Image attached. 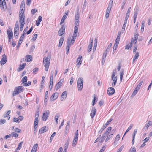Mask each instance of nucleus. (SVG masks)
Wrapping results in <instances>:
<instances>
[{"instance_id": "dca6fc26", "label": "nucleus", "mask_w": 152, "mask_h": 152, "mask_svg": "<svg viewBox=\"0 0 152 152\" xmlns=\"http://www.w3.org/2000/svg\"><path fill=\"white\" fill-rule=\"evenodd\" d=\"M59 94L58 92H55L53 94L50 100L52 101H53L56 99L58 97Z\"/></svg>"}, {"instance_id": "72a5a7b5", "label": "nucleus", "mask_w": 152, "mask_h": 152, "mask_svg": "<svg viewBox=\"0 0 152 152\" xmlns=\"http://www.w3.org/2000/svg\"><path fill=\"white\" fill-rule=\"evenodd\" d=\"M78 138L77 137H74L73 142L72 146H75L76 145L77 143V142L78 140Z\"/></svg>"}, {"instance_id": "a19ab883", "label": "nucleus", "mask_w": 152, "mask_h": 152, "mask_svg": "<svg viewBox=\"0 0 152 152\" xmlns=\"http://www.w3.org/2000/svg\"><path fill=\"white\" fill-rule=\"evenodd\" d=\"M130 9H131V7H129L128 10L127 12L126 13V15L125 17L126 18H129L130 13Z\"/></svg>"}, {"instance_id": "9b49d317", "label": "nucleus", "mask_w": 152, "mask_h": 152, "mask_svg": "<svg viewBox=\"0 0 152 152\" xmlns=\"http://www.w3.org/2000/svg\"><path fill=\"white\" fill-rule=\"evenodd\" d=\"M2 57V58L0 61V63L1 65H3L7 61V57L5 54L3 55Z\"/></svg>"}, {"instance_id": "c756f323", "label": "nucleus", "mask_w": 152, "mask_h": 152, "mask_svg": "<svg viewBox=\"0 0 152 152\" xmlns=\"http://www.w3.org/2000/svg\"><path fill=\"white\" fill-rule=\"evenodd\" d=\"M38 118H35V121H34V130L35 131L36 130V129L37 127H36L37 125H38Z\"/></svg>"}, {"instance_id": "9d476101", "label": "nucleus", "mask_w": 152, "mask_h": 152, "mask_svg": "<svg viewBox=\"0 0 152 152\" xmlns=\"http://www.w3.org/2000/svg\"><path fill=\"white\" fill-rule=\"evenodd\" d=\"M49 114V111H45L43 113L42 117V120L43 121H46L48 117Z\"/></svg>"}, {"instance_id": "473e14b6", "label": "nucleus", "mask_w": 152, "mask_h": 152, "mask_svg": "<svg viewBox=\"0 0 152 152\" xmlns=\"http://www.w3.org/2000/svg\"><path fill=\"white\" fill-rule=\"evenodd\" d=\"M26 65V63H23L22 65H20V66L19 68L18 69V71H20L23 70L25 66Z\"/></svg>"}, {"instance_id": "0eeeda50", "label": "nucleus", "mask_w": 152, "mask_h": 152, "mask_svg": "<svg viewBox=\"0 0 152 152\" xmlns=\"http://www.w3.org/2000/svg\"><path fill=\"white\" fill-rule=\"evenodd\" d=\"M113 119L111 118L108 121L106 122L105 124L103 125V126L99 131V133L101 134L104 129L106 128V127L112 121Z\"/></svg>"}, {"instance_id": "a878e982", "label": "nucleus", "mask_w": 152, "mask_h": 152, "mask_svg": "<svg viewBox=\"0 0 152 152\" xmlns=\"http://www.w3.org/2000/svg\"><path fill=\"white\" fill-rule=\"evenodd\" d=\"M8 37L12 38L13 37V34L12 31L11 30H8L7 31Z\"/></svg>"}, {"instance_id": "09e8293b", "label": "nucleus", "mask_w": 152, "mask_h": 152, "mask_svg": "<svg viewBox=\"0 0 152 152\" xmlns=\"http://www.w3.org/2000/svg\"><path fill=\"white\" fill-rule=\"evenodd\" d=\"M23 141L20 142L18 145V147L17 148V150H20L21 148V146L22 145V144L23 143Z\"/></svg>"}, {"instance_id": "338daca9", "label": "nucleus", "mask_w": 152, "mask_h": 152, "mask_svg": "<svg viewBox=\"0 0 152 152\" xmlns=\"http://www.w3.org/2000/svg\"><path fill=\"white\" fill-rule=\"evenodd\" d=\"M137 129H134V131L133 134V137H135L136 134L137 133Z\"/></svg>"}, {"instance_id": "f03ea898", "label": "nucleus", "mask_w": 152, "mask_h": 152, "mask_svg": "<svg viewBox=\"0 0 152 152\" xmlns=\"http://www.w3.org/2000/svg\"><path fill=\"white\" fill-rule=\"evenodd\" d=\"M50 58V55H48L47 57L45 56L43 58V64L46 71H48L49 67Z\"/></svg>"}, {"instance_id": "b1692460", "label": "nucleus", "mask_w": 152, "mask_h": 152, "mask_svg": "<svg viewBox=\"0 0 152 152\" xmlns=\"http://www.w3.org/2000/svg\"><path fill=\"white\" fill-rule=\"evenodd\" d=\"M152 124V122L151 121H149L143 127V129L144 130L147 129L148 127Z\"/></svg>"}, {"instance_id": "a211bd4d", "label": "nucleus", "mask_w": 152, "mask_h": 152, "mask_svg": "<svg viewBox=\"0 0 152 152\" xmlns=\"http://www.w3.org/2000/svg\"><path fill=\"white\" fill-rule=\"evenodd\" d=\"M67 93L66 91H64L62 94L61 96V100L63 101L64 100L66 97Z\"/></svg>"}, {"instance_id": "6e6552de", "label": "nucleus", "mask_w": 152, "mask_h": 152, "mask_svg": "<svg viewBox=\"0 0 152 152\" xmlns=\"http://www.w3.org/2000/svg\"><path fill=\"white\" fill-rule=\"evenodd\" d=\"M78 29L74 28V33L73 34L72 37V38L71 40V41L73 42L74 43V41L76 39V37H77L78 31Z\"/></svg>"}, {"instance_id": "f8f14e48", "label": "nucleus", "mask_w": 152, "mask_h": 152, "mask_svg": "<svg viewBox=\"0 0 152 152\" xmlns=\"http://www.w3.org/2000/svg\"><path fill=\"white\" fill-rule=\"evenodd\" d=\"M63 82V81L61 79L59 81L56 85L54 89L57 90L60 88L62 86Z\"/></svg>"}, {"instance_id": "a18cd8bd", "label": "nucleus", "mask_w": 152, "mask_h": 152, "mask_svg": "<svg viewBox=\"0 0 152 152\" xmlns=\"http://www.w3.org/2000/svg\"><path fill=\"white\" fill-rule=\"evenodd\" d=\"M69 144V140H67L65 143L64 149H65V150L67 149Z\"/></svg>"}, {"instance_id": "864d4df0", "label": "nucleus", "mask_w": 152, "mask_h": 152, "mask_svg": "<svg viewBox=\"0 0 152 152\" xmlns=\"http://www.w3.org/2000/svg\"><path fill=\"white\" fill-rule=\"evenodd\" d=\"M142 81L139 83V84L137 85V86L136 87L137 89H138L139 90L141 86L142 85Z\"/></svg>"}, {"instance_id": "1a4fd4ad", "label": "nucleus", "mask_w": 152, "mask_h": 152, "mask_svg": "<svg viewBox=\"0 0 152 152\" xmlns=\"http://www.w3.org/2000/svg\"><path fill=\"white\" fill-rule=\"evenodd\" d=\"M0 6L2 10L6 9V5L5 0H0Z\"/></svg>"}, {"instance_id": "4468645a", "label": "nucleus", "mask_w": 152, "mask_h": 152, "mask_svg": "<svg viewBox=\"0 0 152 152\" xmlns=\"http://www.w3.org/2000/svg\"><path fill=\"white\" fill-rule=\"evenodd\" d=\"M113 3V0H110V2H109L108 6L107 7L106 12L110 13V11H111V8L112 7Z\"/></svg>"}, {"instance_id": "f3484780", "label": "nucleus", "mask_w": 152, "mask_h": 152, "mask_svg": "<svg viewBox=\"0 0 152 152\" xmlns=\"http://www.w3.org/2000/svg\"><path fill=\"white\" fill-rule=\"evenodd\" d=\"M48 128L46 126H44L41 128L39 130V133L41 134L43 133L48 130Z\"/></svg>"}, {"instance_id": "8fccbe9b", "label": "nucleus", "mask_w": 152, "mask_h": 152, "mask_svg": "<svg viewBox=\"0 0 152 152\" xmlns=\"http://www.w3.org/2000/svg\"><path fill=\"white\" fill-rule=\"evenodd\" d=\"M116 70H113L111 76V78L112 79H113L114 77H115V76L116 74Z\"/></svg>"}, {"instance_id": "e433bc0d", "label": "nucleus", "mask_w": 152, "mask_h": 152, "mask_svg": "<svg viewBox=\"0 0 152 152\" xmlns=\"http://www.w3.org/2000/svg\"><path fill=\"white\" fill-rule=\"evenodd\" d=\"M64 40V38L63 37H62L60 38L58 45V47H60L61 46Z\"/></svg>"}, {"instance_id": "cd10ccee", "label": "nucleus", "mask_w": 152, "mask_h": 152, "mask_svg": "<svg viewBox=\"0 0 152 152\" xmlns=\"http://www.w3.org/2000/svg\"><path fill=\"white\" fill-rule=\"evenodd\" d=\"M25 5L21 4L20 7V11L19 13H24V10L23 8H24Z\"/></svg>"}, {"instance_id": "052dcab7", "label": "nucleus", "mask_w": 152, "mask_h": 152, "mask_svg": "<svg viewBox=\"0 0 152 152\" xmlns=\"http://www.w3.org/2000/svg\"><path fill=\"white\" fill-rule=\"evenodd\" d=\"M6 122V120L5 119H1L0 120V124H3Z\"/></svg>"}, {"instance_id": "f704fd0d", "label": "nucleus", "mask_w": 152, "mask_h": 152, "mask_svg": "<svg viewBox=\"0 0 152 152\" xmlns=\"http://www.w3.org/2000/svg\"><path fill=\"white\" fill-rule=\"evenodd\" d=\"M139 90V89H137L136 88H135L134 90V91L133 93L132 94L131 96V97H134L137 94V93L138 91Z\"/></svg>"}, {"instance_id": "6e6d98bb", "label": "nucleus", "mask_w": 152, "mask_h": 152, "mask_svg": "<svg viewBox=\"0 0 152 152\" xmlns=\"http://www.w3.org/2000/svg\"><path fill=\"white\" fill-rule=\"evenodd\" d=\"M38 68L37 67H36L34 68L33 70V74H35L36 72L38 71Z\"/></svg>"}, {"instance_id": "c03bdc74", "label": "nucleus", "mask_w": 152, "mask_h": 152, "mask_svg": "<svg viewBox=\"0 0 152 152\" xmlns=\"http://www.w3.org/2000/svg\"><path fill=\"white\" fill-rule=\"evenodd\" d=\"M107 49H106V50L104 53L103 55L102 59H105L107 54Z\"/></svg>"}, {"instance_id": "393cba45", "label": "nucleus", "mask_w": 152, "mask_h": 152, "mask_svg": "<svg viewBox=\"0 0 152 152\" xmlns=\"http://www.w3.org/2000/svg\"><path fill=\"white\" fill-rule=\"evenodd\" d=\"M42 16H39L38 17L37 20L36 21V25L37 26H39L40 22L42 21Z\"/></svg>"}, {"instance_id": "e2e57ef3", "label": "nucleus", "mask_w": 152, "mask_h": 152, "mask_svg": "<svg viewBox=\"0 0 152 152\" xmlns=\"http://www.w3.org/2000/svg\"><path fill=\"white\" fill-rule=\"evenodd\" d=\"M106 147V145H104L103 146V147H102V149L101 150H100V151H99V152H103V151H104L105 150V149Z\"/></svg>"}, {"instance_id": "680f3d73", "label": "nucleus", "mask_w": 152, "mask_h": 152, "mask_svg": "<svg viewBox=\"0 0 152 152\" xmlns=\"http://www.w3.org/2000/svg\"><path fill=\"white\" fill-rule=\"evenodd\" d=\"M13 122L18 123H19L20 122L19 119L15 117L13 118Z\"/></svg>"}, {"instance_id": "bf43d9fd", "label": "nucleus", "mask_w": 152, "mask_h": 152, "mask_svg": "<svg viewBox=\"0 0 152 152\" xmlns=\"http://www.w3.org/2000/svg\"><path fill=\"white\" fill-rule=\"evenodd\" d=\"M120 135L119 134H118L116 136L115 139V140L118 141L119 140L120 138Z\"/></svg>"}, {"instance_id": "3c124183", "label": "nucleus", "mask_w": 152, "mask_h": 152, "mask_svg": "<svg viewBox=\"0 0 152 152\" xmlns=\"http://www.w3.org/2000/svg\"><path fill=\"white\" fill-rule=\"evenodd\" d=\"M28 29V27H26L24 29L21 35L22 36L24 37V35L25 34L26 31H27Z\"/></svg>"}, {"instance_id": "2f4dec72", "label": "nucleus", "mask_w": 152, "mask_h": 152, "mask_svg": "<svg viewBox=\"0 0 152 152\" xmlns=\"http://www.w3.org/2000/svg\"><path fill=\"white\" fill-rule=\"evenodd\" d=\"M32 59V57L31 56L29 55H27L26 58V61H27L29 62L31 61Z\"/></svg>"}, {"instance_id": "c9c22d12", "label": "nucleus", "mask_w": 152, "mask_h": 152, "mask_svg": "<svg viewBox=\"0 0 152 152\" xmlns=\"http://www.w3.org/2000/svg\"><path fill=\"white\" fill-rule=\"evenodd\" d=\"M113 82L112 83V86H114L117 83V76H115L114 78H113Z\"/></svg>"}, {"instance_id": "de8ad7c7", "label": "nucleus", "mask_w": 152, "mask_h": 152, "mask_svg": "<svg viewBox=\"0 0 152 152\" xmlns=\"http://www.w3.org/2000/svg\"><path fill=\"white\" fill-rule=\"evenodd\" d=\"M11 136L12 137H17L18 136V134L14 132H12L11 133Z\"/></svg>"}, {"instance_id": "7ed1b4c3", "label": "nucleus", "mask_w": 152, "mask_h": 152, "mask_svg": "<svg viewBox=\"0 0 152 152\" xmlns=\"http://www.w3.org/2000/svg\"><path fill=\"white\" fill-rule=\"evenodd\" d=\"M83 79L82 77L79 78L77 80V85L78 91H81L83 88Z\"/></svg>"}, {"instance_id": "39448f33", "label": "nucleus", "mask_w": 152, "mask_h": 152, "mask_svg": "<svg viewBox=\"0 0 152 152\" xmlns=\"http://www.w3.org/2000/svg\"><path fill=\"white\" fill-rule=\"evenodd\" d=\"M19 21L20 25H24L25 21V17L24 15V13H19Z\"/></svg>"}, {"instance_id": "2eb2a0df", "label": "nucleus", "mask_w": 152, "mask_h": 152, "mask_svg": "<svg viewBox=\"0 0 152 152\" xmlns=\"http://www.w3.org/2000/svg\"><path fill=\"white\" fill-rule=\"evenodd\" d=\"M115 92L114 89L112 87H110L108 88L107 91V94L109 95H112Z\"/></svg>"}, {"instance_id": "0e129e2a", "label": "nucleus", "mask_w": 152, "mask_h": 152, "mask_svg": "<svg viewBox=\"0 0 152 152\" xmlns=\"http://www.w3.org/2000/svg\"><path fill=\"white\" fill-rule=\"evenodd\" d=\"M124 145H123L120 148H119L118 151L116 152H121L122 150L124 148Z\"/></svg>"}, {"instance_id": "f257e3e1", "label": "nucleus", "mask_w": 152, "mask_h": 152, "mask_svg": "<svg viewBox=\"0 0 152 152\" xmlns=\"http://www.w3.org/2000/svg\"><path fill=\"white\" fill-rule=\"evenodd\" d=\"M79 8L78 7H77V10L75 14V27L74 28H78L79 21Z\"/></svg>"}, {"instance_id": "774afa93", "label": "nucleus", "mask_w": 152, "mask_h": 152, "mask_svg": "<svg viewBox=\"0 0 152 152\" xmlns=\"http://www.w3.org/2000/svg\"><path fill=\"white\" fill-rule=\"evenodd\" d=\"M31 82L30 81H28V82L27 83H25V84L24 85V86H30L31 85Z\"/></svg>"}, {"instance_id": "4c0bfd02", "label": "nucleus", "mask_w": 152, "mask_h": 152, "mask_svg": "<svg viewBox=\"0 0 152 152\" xmlns=\"http://www.w3.org/2000/svg\"><path fill=\"white\" fill-rule=\"evenodd\" d=\"M124 73V70H121L120 73V79L121 81H122Z\"/></svg>"}, {"instance_id": "58836bf2", "label": "nucleus", "mask_w": 152, "mask_h": 152, "mask_svg": "<svg viewBox=\"0 0 152 152\" xmlns=\"http://www.w3.org/2000/svg\"><path fill=\"white\" fill-rule=\"evenodd\" d=\"M38 144H37L36 143V144H35L34 145V146L32 148V150H33V151H36L37 148L38 147Z\"/></svg>"}, {"instance_id": "ea45409f", "label": "nucleus", "mask_w": 152, "mask_h": 152, "mask_svg": "<svg viewBox=\"0 0 152 152\" xmlns=\"http://www.w3.org/2000/svg\"><path fill=\"white\" fill-rule=\"evenodd\" d=\"M86 0H84L83 5V6L82 12H83L84 10L85 9L86 6Z\"/></svg>"}, {"instance_id": "aec40b11", "label": "nucleus", "mask_w": 152, "mask_h": 152, "mask_svg": "<svg viewBox=\"0 0 152 152\" xmlns=\"http://www.w3.org/2000/svg\"><path fill=\"white\" fill-rule=\"evenodd\" d=\"M138 34L137 32L135 33L134 36L133 40V42L134 44H136L138 39Z\"/></svg>"}, {"instance_id": "6ab92c4d", "label": "nucleus", "mask_w": 152, "mask_h": 152, "mask_svg": "<svg viewBox=\"0 0 152 152\" xmlns=\"http://www.w3.org/2000/svg\"><path fill=\"white\" fill-rule=\"evenodd\" d=\"M96 111L95 107H93L91 110V112L90 114V116L92 118H93L94 116L96 114Z\"/></svg>"}, {"instance_id": "c85d7f7f", "label": "nucleus", "mask_w": 152, "mask_h": 152, "mask_svg": "<svg viewBox=\"0 0 152 152\" xmlns=\"http://www.w3.org/2000/svg\"><path fill=\"white\" fill-rule=\"evenodd\" d=\"M139 55L138 52H137L135 53L133 59V63L136 59H137L139 57Z\"/></svg>"}, {"instance_id": "49530a36", "label": "nucleus", "mask_w": 152, "mask_h": 152, "mask_svg": "<svg viewBox=\"0 0 152 152\" xmlns=\"http://www.w3.org/2000/svg\"><path fill=\"white\" fill-rule=\"evenodd\" d=\"M138 10L137 9H136L134 10V18H136L137 15Z\"/></svg>"}, {"instance_id": "69168bd1", "label": "nucleus", "mask_w": 152, "mask_h": 152, "mask_svg": "<svg viewBox=\"0 0 152 152\" xmlns=\"http://www.w3.org/2000/svg\"><path fill=\"white\" fill-rule=\"evenodd\" d=\"M14 131L15 132L18 133H20L21 132V130L18 128H15L14 129Z\"/></svg>"}, {"instance_id": "603ef678", "label": "nucleus", "mask_w": 152, "mask_h": 152, "mask_svg": "<svg viewBox=\"0 0 152 152\" xmlns=\"http://www.w3.org/2000/svg\"><path fill=\"white\" fill-rule=\"evenodd\" d=\"M136 150L135 148L134 147H132L131 148L129 152H136Z\"/></svg>"}, {"instance_id": "4be33fe9", "label": "nucleus", "mask_w": 152, "mask_h": 152, "mask_svg": "<svg viewBox=\"0 0 152 152\" xmlns=\"http://www.w3.org/2000/svg\"><path fill=\"white\" fill-rule=\"evenodd\" d=\"M68 15V12H66L64 13V15L63 16L61 20L60 24V25H62V24L64 23V21L65 19L66 18Z\"/></svg>"}, {"instance_id": "7c9ffc66", "label": "nucleus", "mask_w": 152, "mask_h": 152, "mask_svg": "<svg viewBox=\"0 0 152 152\" xmlns=\"http://www.w3.org/2000/svg\"><path fill=\"white\" fill-rule=\"evenodd\" d=\"M19 30V23L18 21L16 22L14 28V31H18Z\"/></svg>"}, {"instance_id": "423d86ee", "label": "nucleus", "mask_w": 152, "mask_h": 152, "mask_svg": "<svg viewBox=\"0 0 152 152\" xmlns=\"http://www.w3.org/2000/svg\"><path fill=\"white\" fill-rule=\"evenodd\" d=\"M23 87L22 86H19L18 87H16L14 89L12 94L13 96H15L20 92H23Z\"/></svg>"}, {"instance_id": "13d9d810", "label": "nucleus", "mask_w": 152, "mask_h": 152, "mask_svg": "<svg viewBox=\"0 0 152 152\" xmlns=\"http://www.w3.org/2000/svg\"><path fill=\"white\" fill-rule=\"evenodd\" d=\"M106 137V138H105V142H107V141H108L110 139L111 137V135H107V136Z\"/></svg>"}, {"instance_id": "20e7f679", "label": "nucleus", "mask_w": 152, "mask_h": 152, "mask_svg": "<svg viewBox=\"0 0 152 152\" xmlns=\"http://www.w3.org/2000/svg\"><path fill=\"white\" fill-rule=\"evenodd\" d=\"M112 128L110 126L108 127L106 130V131L102 135V139L100 141V143H102L105 139L107 136L109 135L110 132Z\"/></svg>"}, {"instance_id": "bb28decb", "label": "nucleus", "mask_w": 152, "mask_h": 152, "mask_svg": "<svg viewBox=\"0 0 152 152\" xmlns=\"http://www.w3.org/2000/svg\"><path fill=\"white\" fill-rule=\"evenodd\" d=\"M53 72H51L50 77V85L53 86Z\"/></svg>"}, {"instance_id": "79ce46f5", "label": "nucleus", "mask_w": 152, "mask_h": 152, "mask_svg": "<svg viewBox=\"0 0 152 152\" xmlns=\"http://www.w3.org/2000/svg\"><path fill=\"white\" fill-rule=\"evenodd\" d=\"M145 22L143 20L142 22V25L141 28V31L142 32L144 31V27Z\"/></svg>"}, {"instance_id": "5701e85b", "label": "nucleus", "mask_w": 152, "mask_h": 152, "mask_svg": "<svg viewBox=\"0 0 152 152\" xmlns=\"http://www.w3.org/2000/svg\"><path fill=\"white\" fill-rule=\"evenodd\" d=\"M93 42V39H90V43L89 44L88 49V51L89 52H90L92 49V44Z\"/></svg>"}, {"instance_id": "5fc2aeb1", "label": "nucleus", "mask_w": 152, "mask_h": 152, "mask_svg": "<svg viewBox=\"0 0 152 152\" xmlns=\"http://www.w3.org/2000/svg\"><path fill=\"white\" fill-rule=\"evenodd\" d=\"M67 43H69V44L71 45H72L74 43L73 42L71 41L70 38L68 39Z\"/></svg>"}, {"instance_id": "412c9836", "label": "nucleus", "mask_w": 152, "mask_h": 152, "mask_svg": "<svg viewBox=\"0 0 152 152\" xmlns=\"http://www.w3.org/2000/svg\"><path fill=\"white\" fill-rule=\"evenodd\" d=\"M82 58V56H79L78 58H77V65L78 66V68H79L80 65L81 64L82 62V60H81V59Z\"/></svg>"}, {"instance_id": "4d7b16f0", "label": "nucleus", "mask_w": 152, "mask_h": 152, "mask_svg": "<svg viewBox=\"0 0 152 152\" xmlns=\"http://www.w3.org/2000/svg\"><path fill=\"white\" fill-rule=\"evenodd\" d=\"M126 25H125L124 24H123V26L122 28V30L121 31L122 33H123V32L125 31V28Z\"/></svg>"}, {"instance_id": "ddd939ff", "label": "nucleus", "mask_w": 152, "mask_h": 152, "mask_svg": "<svg viewBox=\"0 0 152 152\" xmlns=\"http://www.w3.org/2000/svg\"><path fill=\"white\" fill-rule=\"evenodd\" d=\"M65 28L64 26L63 25H62L58 32V34L59 36H61L64 34Z\"/></svg>"}, {"instance_id": "37998d69", "label": "nucleus", "mask_w": 152, "mask_h": 152, "mask_svg": "<svg viewBox=\"0 0 152 152\" xmlns=\"http://www.w3.org/2000/svg\"><path fill=\"white\" fill-rule=\"evenodd\" d=\"M22 83L25 84L27 81V77L26 76H25L22 79Z\"/></svg>"}]
</instances>
